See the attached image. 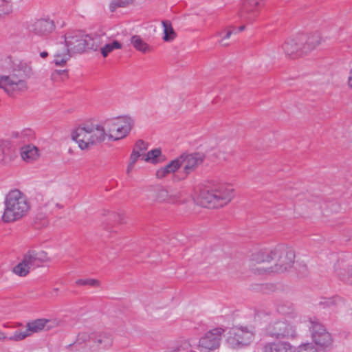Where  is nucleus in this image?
Returning <instances> with one entry per match:
<instances>
[{
    "mask_svg": "<svg viewBox=\"0 0 352 352\" xmlns=\"http://www.w3.org/2000/svg\"><path fill=\"white\" fill-rule=\"evenodd\" d=\"M113 344V335L107 331L81 332L70 344L72 350L78 352H105Z\"/></svg>",
    "mask_w": 352,
    "mask_h": 352,
    "instance_id": "obj_1",
    "label": "nucleus"
},
{
    "mask_svg": "<svg viewBox=\"0 0 352 352\" xmlns=\"http://www.w3.org/2000/svg\"><path fill=\"white\" fill-rule=\"evenodd\" d=\"M2 221L12 223L26 217L32 208L28 196L17 188L10 190L5 196Z\"/></svg>",
    "mask_w": 352,
    "mask_h": 352,
    "instance_id": "obj_2",
    "label": "nucleus"
},
{
    "mask_svg": "<svg viewBox=\"0 0 352 352\" xmlns=\"http://www.w3.org/2000/svg\"><path fill=\"white\" fill-rule=\"evenodd\" d=\"M71 136L81 150H87L105 140L104 128L102 124L86 122L74 129Z\"/></svg>",
    "mask_w": 352,
    "mask_h": 352,
    "instance_id": "obj_3",
    "label": "nucleus"
},
{
    "mask_svg": "<svg viewBox=\"0 0 352 352\" xmlns=\"http://www.w3.org/2000/svg\"><path fill=\"white\" fill-rule=\"evenodd\" d=\"M234 197V191L230 186H219L212 190H201L197 203L208 208H219L226 206Z\"/></svg>",
    "mask_w": 352,
    "mask_h": 352,
    "instance_id": "obj_4",
    "label": "nucleus"
},
{
    "mask_svg": "<svg viewBox=\"0 0 352 352\" xmlns=\"http://www.w3.org/2000/svg\"><path fill=\"white\" fill-rule=\"evenodd\" d=\"M295 253L293 249L285 245H278L272 249V260L275 264L267 268H258L260 274L282 273L293 266Z\"/></svg>",
    "mask_w": 352,
    "mask_h": 352,
    "instance_id": "obj_5",
    "label": "nucleus"
},
{
    "mask_svg": "<svg viewBox=\"0 0 352 352\" xmlns=\"http://www.w3.org/2000/svg\"><path fill=\"white\" fill-rule=\"evenodd\" d=\"M102 125L104 128L105 140L118 141L129 135L134 120L129 116H121L107 120Z\"/></svg>",
    "mask_w": 352,
    "mask_h": 352,
    "instance_id": "obj_6",
    "label": "nucleus"
},
{
    "mask_svg": "<svg viewBox=\"0 0 352 352\" xmlns=\"http://www.w3.org/2000/svg\"><path fill=\"white\" fill-rule=\"evenodd\" d=\"M265 331L267 335L276 338L294 339L297 337L295 326L285 319L272 318Z\"/></svg>",
    "mask_w": 352,
    "mask_h": 352,
    "instance_id": "obj_7",
    "label": "nucleus"
},
{
    "mask_svg": "<svg viewBox=\"0 0 352 352\" xmlns=\"http://www.w3.org/2000/svg\"><path fill=\"white\" fill-rule=\"evenodd\" d=\"M0 88L10 96L25 91L28 87L25 79L19 77L16 73L0 76Z\"/></svg>",
    "mask_w": 352,
    "mask_h": 352,
    "instance_id": "obj_8",
    "label": "nucleus"
},
{
    "mask_svg": "<svg viewBox=\"0 0 352 352\" xmlns=\"http://www.w3.org/2000/svg\"><path fill=\"white\" fill-rule=\"evenodd\" d=\"M309 323L311 338L314 343L323 348L331 346L333 343V338L324 327L316 319H310Z\"/></svg>",
    "mask_w": 352,
    "mask_h": 352,
    "instance_id": "obj_9",
    "label": "nucleus"
},
{
    "mask_svg": "<svg viewBox=\"0 0 352 352\" xmlns=\"http://www.w3.org/2000/svg\"><path fill=\"white\" fill-rule=\"evenodd\" d=\"M245 263L246 267L256 275H269L270 274H260L258 268H265L261 265L270 263L272 261V249L261 250L248 254Z\"/></svg>",
    "mask_w": 352,
    "mask_h": 352,
    "instance_id": "obj_10",
    "label": "nucleus"
},
{
    "mask_svg": "<svg viewBox=\"0 0 352 352\" xmlns=\"http://www.w3.org/2000/svg\"><path fill=\"white\" fill-rule=\"evenodd\" d=\"M85 34L79 30L69 31L65 35L67 50L72 54L82 53L85 50Z\"/></svg>",
    "mask_w": 352,
    "mask_h": 352,
    "instance_id": "obj_11",
    "label": "nucleus"
},
{
    "mask_svg": "<svg viewBox=\"0 0 352 352\" xmlns=\"http://www.w3.org/2000/svg\"><path fill=\"white\" fill-rule=\"evenodd\" d=\"M50 322V320L43 318L30 321L27 323L25 329H17L15 331L14 340H20V341H21L33 333L42 331L45 328L49 329L50 327V325H48Z\"/></svg>",
    "mask_w": 352,
    "mask_h": 352,
    "instance_id": "obj_12",
    "label": "nucleus"
},
{
    "mask_svg": "<svg viewBox=\"0 0 352 352\" xmlns=\"http://www.w3.org/2000/svg\"><path fill=\"white\" fill-rule=\"evenodd\" d=\"M224 332L222 328H214L205 333L199 340V346L207 351L214 350L219 347L221 335Z\"/></svg>",
    "mask_w": 352,
    "mask_h": 352,
    "instance_id": "obj_13",
    "label": "nucleus"
},
{
    "mask_svg": "<svg viewBox=\"0 0 352 352\" xmlns=\"http://www.w3.org/2000/svg\"><path fill=\"white\" fill-rule=\"evenodd\" d=\"M54 29V23L50 19H39L29 26V31L31 34L42 37L49 35Z\"/></svg>",
    "mask_w": 352,
    "mask_h": 352,
    "instance_id": "obj_14",
    "label": "nucleus"
},
{
    "mask_svg": "<svg viewBox=\"0 0 352 352\" xmlns=\"http://www.w3.org/2000/svg\"><path fill=\"white\" fill-rule=\"evenodd\" d=\"M304 43V38L298 36L294 38L287 39L282 45L283 50L288 56H294L302 54V45Z\"/></svg>",
    "mask_w": 352,
    "mask_h": 352,
    "instance_id": "obj_15",
    "label": "nucleus"
},
{
    "mask_svg": "<svg viewBox=\"0 0 352 352\" xmlns=\"http://www.w3.org/2000/svg\"><path fill=\"white\" fill-rule=\"evenodd\" d=\"M263 352H296V348L289 342L277 341L265 344Z\"/></svg>",
    "mask_w": 352,
    "mask_h": 352,
    "instance_id": "obj_16",
    "label": "nucleus"
},
{
    "mask_svg": "<svg viewBox=\"0 0 352 352\" xmlns=\"http://www.w3.org/2000/svg\"><path fill=\"white\" fill-rule=\"evenodd\" d=\"M85 38L86 40L85 50L90 49L97 50L102 46L103 43L106 41V38H108V36L104 33L85 34Z\"/></svg>",
    "mask_w": 352,
    "mask_h": 352,
    "instance_id": "obj_17",
    "label": "nucleus"
},
{
    "mask_svg": "<svg viewBox=\"0 0 352 352\" xmlns=\"http://www.w3.org/2000/svg\"><path fill=\"white\" fill-rule=\"evenodd\" d=\"M180 157H182V166L186 173H190L203 162L202 156L199 153L183 154Z\"/></svg>",
    "mask_w": 352,
    "mask_h": 352,
    "instance_id": "obj_18",
    "label": "nucleus"
},
{
    "mask_svg": "<svg viewBox=\"0 0 352 352\" xmlns=\"http://www.w3.org/2000/svg\"><path fill=\"white\" fill-rule=\"evenodd\" d=\"M20 154L22 160L28 163L36 160L40 156L38 148L33 144L22 146Z\"/></svg>",
    "mask_w": 352,
    "mask_h": 352,
    "instance_id": "obj_19",
    "label": "nucleus"
},
{
    "mask_svg": "<svg viewBox=\"0 0 352 352\" xmlns=\"http://www.w3.org/2000/svg\"><path fill=\"white\" fill-rule=\"evenodd\" d=\"M302 36L304 38V43L302 45V54H307L320 44L321 38L318 33H315L307 37L305 36Z\"/></svg>",
    "mask_w": 352,
    "mask_h": 352,
    "instance_id": "obj_20",
    "label": "nucleus"
},
{
    "mask_svg": "<svg viewBox=\"0 0 352 352\" xmlns=\"http://www.w3.org/2000/svg\"><path fill=\"white\" fill-rule=\"evenodd\" d=\"M182 166V157L180 156L175 160H172L164 167L157 170L156 175L158 178H163L168 174L175 173Z\"/></svg>",
    "mask_w": 352,
    "mask_h": 352,
    "instance_id": "obj_21",
    "label": "nucleus"
},
{
    "mask_svg": "<svg viewBox=\"0 0 352 352\" xmlns=\"http://www.w3.org/2000/svg\"><path fill=\"white\" fill-rule=\"evenodd\" d=\"M122 48V44L120 41L116 39H111L108 36V38H106V41L100 48V51L102 57L106 58L114 50H121Z\"/></svg>",
    "mask_w": 352,
    "mask_h": 352,
    "instance_id": "obj_22",
    "label": "nucleus"
},
{
    "mask_svg": "<svg viewBox=\"0 0 352 352\" xmlns=\"http://www.w3.org/2000/svg\"><path fill=\"white\" fill-rule=\"evenodd\" d=\"M12 73H16L19 77L26 80L32 76V69L29 63L21 60L18 63L14 64Z\"/></svg>",
    "mask_w": 352,
    "mask_h": 352,
    "instance_id": "obj_23",
    "label": "nucleus"
},
{
    "mask_svg": "<svg viewBox=\"0 0 352 352\" xmlns=\"http://www.w3.org/2000/svg\"><path fill=\"white\" fill-rule=\"evenodd\" d=\"M30 260V257L25 254L21 262L17 264L13 268V272L20 276H26L31 268H34L33 264H32Z\"/></svg>",
    "mask_w": 352,
    "mask_h": 352,
    "instance_id": "obj_24",
    "label": "nucleus"
},
{
    "mask_svg": "<svg viewBox=\"0 0 352 352\" xmlns=\"http://www.w3.org/2000/svg\"><path fill=\"white\" fill-rule=\"evenodd\" d=\"M130 43L137 51L142 53L146 54L152 50V47L140 35H133L130 38Z\"/></svg>",
    "mask_w": 352,
    "mask_h": 352,
    "instance_id": "obj_25",
    "label": "nucleus"
},
{
    "mask_svg": "<svg viewBox=\"0 0 352 352\" xmlns=\"http://www.w3.org/2000/svg\"><path fill=\"white\" fill-rule=\"evenodd\" d=\"M28 257H30V263L33 264V266L37 267L43 262L48 260L47 254L45 252L39 250H30L26 253Z\"/></svg>",
    "mask_w": 352,
    "mask_h": 352,
    "instance_id": "obj_26",
    "label": "nucleus"
},
{
    "mask_svg": "<svg viewBox=\"0 0 352 352\" xmlns=\"http://www.w3.org/2000/svg\"><path fill=\"white\" fill-rule=\"evenodd\" d=\"M165 352H192V349L188 340H180L168 346Z\"/></svg>",
    "mask_w": 352,
    "mask_h": 352,
    "instance_id": "obj_27",
    "label": "nucleus"
},
{
    "mask_svg": "<svg viewBox=\"0 0 352 352\" xmlns=\"http://www.w3.org/2000/svg\"><path fill=\"white\" fill-rule=\"evenodd\" d=\"M72 55V54L67 49L63 50H57L54 54V62L56 65L63 66L66 64Z\"/></svg>",
    "mask_w": 352,
    "mask_h": 352,
    "instance_id": "obj_28",
    "label": "nucleus"
},
{
    "mask_svg": "<svg viewBox=\"0 0 352 352\" xmlns=\"http://www.w3.org/2000/svg\"><path fill=\"white\" fill-rule=\"evenodd\" d=\"M162 24L164 32L163 40L166 42L173 41L177 34L172 27L171 23L169 21H162Z\"/></svg>",
    "mask_w": 352,
    "mask_h": 352,
    "instance_id": "obj_29",
    "label": "nucleus"
},
{
    "mask_svg": "<svg viewBox=\"0 0 352 352\" xmlns=\"http://www.w3.org/2000/svg\"><path fill=\"white\" fill-rule=\"evenodd\" d=\"M147 149V144L142 140H138L135 144L132 153L131 154L130 158L133 160V157H135V162L142 157L143 158L146 155L144 154L145 151Z\"/></svg>",
    "mask_w": 352,
    "mask_h": 352,
    "instance_id": "obj_30",
    "label": "nucleus"
},
{
    "mask_svg": "<svg viewBox=\"0 0 352 352\" xmlns=\"http://www.w3.org/2000/svg\"><path fill=\"white\" fill-rule=\"evenodd\" d=\"M263 1V0H245L243 10L248 13L254 14L261 6Z\"/></svg>",
    "mask_w": 352,
    "mask_h": 352,
    "instance_id": "obj_31",
    "label": "nucleus"
},
{
    "mask_svg": "<svg viewBox=\"0 0 352 352\" xmlns=\"http://www.w3.org/2000/svg\"><path fill=\"white\" fill-rule=\"evenodd\" d=\"M161 157V150L160 148H155L148 151L146 155L143 157V160L153 164H156L160 161Z\"/></svg>",
    "mask_w": 352,
    "mask_h": 352,
    "instance_id": "obj_32",
    "label": "nucleus"
},
{
    "mask_svg": "<svg viewBox=\"0 0 352 352\" xmlns=\"http://www.w3.org/2000/svg\"><path fill=\"white\" fill-rule=\"evenodd\" d=\"M255 331L252 326L243 327V346L248 345L254 340Z\"/></svg>",
    "mask_w": 352,
    "mask_h": 352,
    "instance_id": "obj_33",
    "label": "nucleus"
},
{
    "mask_svg": "<svg viewBox=\"0 0 352 352\" xmlns=\"http://www.w3.org/2000/svg\"><path fill=\"white\" fill-rule=\"evenodd\" d=\"M169 191L163 188H158L155 191V201L159 203L168 204Z\"/></svg>",
    "mask_w": 352,
    "mask_h": 352,
    "instance_id": "obj_34",
    "label": "nucleus"
},
{
    "mask_svg": "<svg viewBox=\"0 0 352 352\" xmlns=\"http://www.w3.org/2000/svg\"><path fill=\"white\" fill-rule=\"evenodd\" d=\"M338 276L342 281L352 285V266L340 270L338 273Z\"/></svg>",
    "mask_w": 352,
    "mask_h": 352,
    "instance_id": "obj_35",
    "label": "nucleus"
},
{
    "mask_svg": "<svg viewBox=\"0 0 352 352\" xmlns=\"http://www.w3.org/2000/svg\"><path fill=\"white\" fill-rule=\"evenodd\" d=\"M76 285L78 286L98 287L100 285V283L98 279L95 278H80L76 280Z\"/></svg>",
    "mask_w": 352,
    "mask_h": 352,
    "instance_id": "obj_36",
    "label": "nucleus"
},
{
    "mask_svg": "<svg viewBox=\"0 0 352 352\" xmlns=\"http://www.w3.org/2000/svg\"><path fill=\"white\" fill-rule=\"evenodd\" d=\"M183 193L179 190L169 191L168 204H179L183 201Z\"/></svg>",
    "mask_w": 352,
    "mask_h": 352,
    "instance_id": "obj_37",
    "label": "nucleus"
},
{
    "mask_svg": "<svg viewBox=\"0 0 352 352\" xmlns=\"http://www.w3.org/2000/svg\"><path fill=\"white\" fill-rule=\"evenodd\" d=\"M234 31L232 30H225L221 32L217 33V36H219L221 38L219 40V43L222 46H226L228 45V43L225 42L226 39L230 38L231 35L233 34Z\"/></svg>",
    "mask_w": 352,
    "mask_h": 352,
    "instance_id": "obj_38",
    "label": "nucleus"
},
{
    "mask_svg": "<svg viewBox=\"0 0 352 352\" xmlns=\"http://www.w3.org/2000/svg\"><path fill=\"white\" fill-rule=\"evenodd\" d=\"M129 4L128 0H113L109 4V10L114 12L118 8H124Z\"/></svg>",
    "mask_w": 352,
    "mask_h": 352,
    "instance_id": "obj_39",
    "label": "nucleus"
},
{
    "mask_svg": "<svg viewBox=\"0 0 352 352\" xmlns=\"http://www.w3.org/2000/svg\"><path fill=\"white\" fill-rule=\"evenodd\" d=\"M296 352H319L311 343H305L298 346Z\"/></svg>",
    "mask_w": 352,
    "mask_h": 352,
    "instance_id": "obj_40",
    "label": "nucleus"
},
{
    "mask_svg": "<svg viewBox=\"0 0 352 352\" xmlns=\"http://www.w3.org/2000/svg\"><path fill=\"white\" fill-rule=\"evenodd\" d=\"M325 303L327 304V306H328V307H333L334 306L336 307H342L344 305V301L340 298L336 297V298L329 299L327 301L325 302Z\"/></svg>",
    "mask_w": 352,
    "mask_h": 352,
    "instance_id": "obj_41",
    "label": "nucleus"
},
{
    "mask_svg": "<svg viewBox=\"0 0 352 352\" xmlns=\"http://www.w3.org/2000/svg\"><path fill=\"white\" fill-rule=\"evenodd\" d=\"M14 336L15 331L11 335H7L4 332L0 331V340L1 341L19 342L20 340H14Z\"/></svg>",
    "mask_w": 352,
    "mask_h": 352,
    "instance_id": "obj_42",
    "label": "nucleus"
},
{
    "mask_svg": "<svg viewBox=\"0 0 352 352\" xmlns=\"http://www.w3.org/2000/svg\"><path fill=\"white\" fill-rule=\"evenodd\" d=\"M32 135V131L30 129H25L21 131L20 133H16V137L19 138H25L28 136H30Z\"/></svg>",
    "mask_w": 352,
    "mask_h": 352,
    "instance_id": "obj_43",
    "label": "nucleus"
},
{
    "mask_svg": "<svg viewBox=\"0 0 352 352\" xmlns=\"http://www.w3.org/2000/svg\"><path fill=\"white\" fill-rule=\"evenodd\" d=\"M10 145V143L7 141H3L1 142L0 146L2 147V153L3 155V160H6L8 153H7L6 148L8 147Z\"/></svg>",
    "mask_w": 352,
    "mask_h": 352,
    "instance_id": "obj_44",
    "label": "nucleus"
},
{
    "mask_svg": "<svg viewBox=\"0 0 352 352\" xmlns=\"http://www.w3.org/2000/svg\"><path fill=\"white\" fill-rule=\"evenodd\" d=\"M3 14H8L12 10V5L9 2H6L5 5L2 6V8L0 9Z\"/></svg>",
    "mask_w": 352,
    "mask_h": 352,
    "instance_id": "obj_45",
    "label": "nucleus"
},
{
    "mask_svg": "<svg viewBox=\"0 0 352 352\" xmlns=\"http://www.w3.org/2000/svg\"><path fill=\"white\" fill-rule=\"evenodd\" d=\"M135 163H136L135 157H133V160H131L130 158L129 164H128L127 168H126V173L127 174H130L132 172V170H133V168L135 166Z\"/></svg>",
    "mask_w": 352,
    "mask_h": 352,
    "instance_id": "obj_46",
    "label": "nucleus"
},
{
    "mask_svg": "<svg viewBox=\"0 0 352 352\" xmlns=\"http://www.w3.org/2000/svg\"><path fill=\"white\" fill-rule=\"evenodd\" d=\"M228 342L234 348L239 347L241 344V342L239 341H237L236 343H234V338L231 336L228 338Z\"/></svg>",
    "mask_w": 352,
    "mask_h": 352,
    "instance_id": "obj_47",
    "label": "nucleus"
},
{
    "mask_svg": "<svg viewBox=\"0 0 352 352\" xmlns=\"http://www.w3.org/2000/svg\"><path fill=\"white\" fill-rule=\"evenodd\" d=\"M348 85L352 88V69L350 70L348 77Z\"/></svg>",
    "mask_w": 352,
    "mask_h": 352,
    "instance_id": "obj_48",
    "label": "nucleus"
},
{
    "mask_svg": "<svg viewBox=\"0 0 352 352\" xmlns=\"http://www.w3.org/2000/svg\"><path fill=\"white\" fill-rule=\"evenodd\" d=\"M40 56L42 58H45L48 56V53L45 51L44 52H42L40 53Z\"/></svg>",
    "mask_w": 352,
    "mask_h": 352,
    "instance_id": "obj_49",
    "label": "nucleus"
},
{
    "mask_svg": "<svg viewBox=\"0 0 352 352\" xmlns=\"http://www.w3.org/2000/svg\"><path fill=\"white\" fill-rule=\"evenodd\" d=\"M65 70H58V71H56V72L60 74H65Z\"/></svg>",
    "mask_w": 352,
    "mask_h": 352,
    "instance_id": "obj_50",
    "label": "nucleus"
},
{
    "mask_svg": "<svg viewBox=\"0 0 352 352\" xmlns=\"http://www.w3.org/2000/svg\"><path fill=\"white\" fill-rule=\"evenodd\" d=\"M252 19H253V17H252V16L250 18H247V20H248V21H252Z\"/></svg>",
    "mask_w": 352,
    "mask_h": 352,
    "instance_id": "obj_51",
    "label": "nucleus"
},
{
    "mask_svg": "<svg viewBox=\"0 0 352 352\" xmlns=\"http://www.w3.org/2000/svg\"><path fill=\"white\" fill-rule=\"evenodd\" d=\"M14 156H15L14 155H13V157L10 156V160H12V158H14Z\"/></svg>",
    "mask_w": 352,
    "mask_h": 352,
    "instance_id": "obj_52",
    "label": "nucleus"
},
{
    "mask_svg": "<svg viewBox=\"0 0 352 352\" xmlns=\"http://www.w3.org/2000/svg\"><path fill=\"white\" fill-rule=\"evenodd\" d=\"M242 30V26H240V27L239 28V30Z\"/></svg>",
    "mask_w": 352,
    "mask_h": 352,
    "instance_id": "obj_53",
    "label": "nucleus"
},
{
    "mask_svg": "<svg viewBox=\"0 0 352 352\" xmlns=\"http://www.w3.org/2000/svg\"><path fill=\"white\" fill-rule=\"evenodd\" d=\"M278 311H282L283 314L285 313V312H283V311H282L280 308L278 309Z\"/></svg>",
    "mask_w": 352,
    "mask_h": 352,
    "instance_id": "obj_54",
    "label": "nucleus"
},
{
    "mask_svg": "<svg viewBox=\"0 0 352 352\" xmlns=\"http://www.w3.org/2000/svg\"><path fill=\"white\" fill-rule=\"evenodd\" d=\"M3 327H8V326L6 324H3Z\"/></svg>",
    "mask_w": 352,
    "mask_h": 352,
    "instance_id": "obj_55",
    "label": "nucleus"
}]
</instances>
